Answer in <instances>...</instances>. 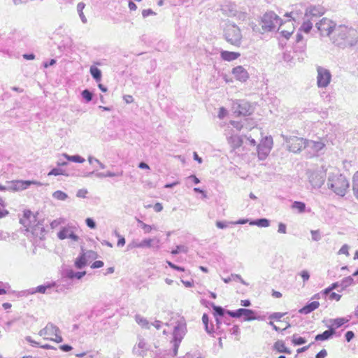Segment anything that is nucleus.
I'll return each mask as SVG.
<instances>
[{"label": "nucleus", "mask_w": 358, "mask_h": 358, "mask_svg": "<svg viewBox=\"0 0 358 358\" xmlns=\"http://www.w3.org/2000/svg\"><path fill=\"white\" fill-rule=\"evenodd\" d=\"M333 41L343 48L358 46V32L356 29L345 25L336 26L334 29Z\"/></svg>", "instance_id": "nucleus-1"}, {"label": "nucleus", "mask_w": 358, "mask_h": 358, "mask_svg": "<svg viewBox=\"0 0 358 358\" xmlns=\"http://www.w3.org/2000/svg\"><path fill=\"white\" fill-rule=\"evenodd\" d=\"M168 327H172V345L173 356L178 353V348L187 333V323L183 317L172 321L170 324H165Z\"/></svg>", "instance_id": "nucleus-2"}, {"label": "nucleus", "mask_w": 358, "mask_h": 358, "mask_svg": "<svg viewBox=\"0 0 358 358\" xmlns=\"http://www.w3.org/2000/svg\"><path fill=\"white\" fill-rule=\"evenodd\" d=\"M328 189L340 196H344L349 187L350 182L348 178L339 173H329L327 183Z\"/></svg>", "instance_id": "nucleus-3"}, {"label": "nucleus", "mask_w": 358, "mask_h": 358, "mask_svg": "<svg viewBox=\"0 0 358 358\" xmlns=\"http://www.w3.org/2000/svg\"><path fill=\"white\" fill-rule=\"evenodd\" d=\"M38 335L45 340L56 343H61L63 341L59 329L51 322L48 323L43 329H41Z\"/></svg>", "instance_id": "nucleus-4"}, {"label": "nucleus", "mask_w": 358, "mask_h": 358, "mask_svg": "<svg viewBox=\"0 0 358 358\" xmlns=\"http://www.w3.org/2000/svg\"><path fill=\"white\" fill-rule=\"evenodd\" d=\"M226 41L230 44L239 47L241 44L242 34L240 29L234 24H229L224 31Z\"/></svg>", "instance_id": "nucleus-5"}, {"label": "nucleus", "mask_w": 358, "mask_h": 358, "mask_svg": "<svg viewBox=\"0 0 358 358\" xmlns=\"http://www.w3.org/2000/svg\"><path fill=\"white\" fill-rule=\"evenodd\" d=\"M280 23L281 19L272 11L266 13L261 21L262 28L264 31L274 30Z\"/></svg>", "instance_id": "nucleus-6"}, {"label": "nucleus", "mask_w": 358, "mask_h": 358, "mask_svg": "<svg viewBox=\"0 0 358 358\" xmlns=\"http://www.w3.org/2000/svg\"><path fill=\"white\" fill-rule=\"evenodd\" d=\"M286 147L290 152L296 153L300 152L306 147V139L297 136H288L284 134L281 135Z\"/></svg>", "instance_id": "nucleus-7"}, {"label": "nucleus", "mask_w": 358, "mask_h": 358, "mask_svg": "<svg viewBox=\"0 0 358 358\" xmlns=\"http://www.w3.org/2000/svg\"><path fill=\"white\" fill-rule=\"evenodd\" d=\"M231 125L233 126L236 129L235 132L231 133L229 129L224 130V134L227 136L228 141L234 148H238L241 146L243 143V138L241 136H238V132L243 127V124L236 121H231Z\"/></svg>", "instance_id": "nucleus-8"}, {"label": "nucleus", "mask_w": 358, "mask_h": 358, "mask_svg": "<svg viewBox=\"0 0 358 358\" xmlns=\"http://www.w3.org/2000/svg\"><path fill=\"white\" fill-rule=\"evenodd\" d=\"M227 315L231 317L239 318L243 316L244 321H251L255 320H259L257 317V313L251 309L247 308H239L236 310H227Z\"/></svg>", "instance_id": "nucleus-9"}, {"label": "nucleus", "mask_w": 358, "mask_h": 358, "mask_svg": "<svg viewBox=\"0 0 358 358\" xmlns=\"http://www.w3.org/2000/svg\"><path fill=\"white\" fill-rule=\"evenodd\" d=\"M317 85L320 88L327 87L331 80L330 71L322 66L317 67Z\"/></svg>", "instance_id": "nucleus-10"}, {"label": "nucleus", "mask_w": 358, "mask_h": 358, "mask_svg": "<svg viewBox=\"0 0 358 358\" xmlns=\"http://www.w3.org/2000/svg\"><path fill=\"white\" fill-rule=\"evenodd\" d=\"M316 27L321 35L329 36L331 34H334V29L336 25L331 20L324 17L316 23Z\"/></svg>", "instance_id": "nucleus-11"}, {"label": "nucleus", "mask_w": 358, "mask_h": 358, "mask_svg": "<svg viewBox=\"0 0 358 358\" xmlns=\"http://www.w3.org/2000/svg\"><path fill=\"white\" fill-rule=\"evenodd\" d=\"M53 289L57 292L62 290V289L59 287V285H58L57 282H47L45 284L38 285L36 287L31 288L29 292L30 294H35L36 292L41 294H51L52 290Z\"/></svg>", "instance_id": "nucleus-12"}, {"label": "nucleus", "mask_w": 358, "mask_h": 358, "mask_svg": "<svg viewBox=\"0 0 358 358\" xmlns=\"http://www.w3.org/2000/svg\"><path fill=\"white\" fill-rule=\"evenodd\" d=\"M325 173L322 171L312 172L309 176V181L313 188H320L324 182Z\"/></svg>", "instance_id": "nucleus-13"}, {"label": "nucleus", "mask_w": 358, "mask_h": 358, "mask_svg": "<svg viewBox=\"0 0 358 358\" xmlns=\"http://www.w3.org/2000/svg\"><path fill=\"white\" fill-rule=\"evenodd\" d=\"M324 13V9L321 6H310L306 10V19H310L315 22L317 18Z\"/></svg>", "instance_id": "nucleus-14"}, {"label": "nucleus", "mask_w": 358, "mask_h": 358, "mask_svg": "<svg viewBox=\"0 0 358 358\" xmlns=\"http://www.w3.org/2000/svg\"><path fill=\"white\" fill-rule=\"evenodd\" d=\"M31 184L41 185L40 182L36 181L15 180L8 183V188L13 191H20L27 189Z\"/></svg>", "instance_id": "nucleus-15"}, {"label": "nucleus", "mask_w": 358, "mask_h": 358, "mask_svg": "<svg viewBox=\"0 0 358 358\" xmlns=\"http://www.w3.org/2000/svg\"><path fill=\"white\" fill-rule=\"evenodd\" d=\"M155 241V238H145L142 241L133 240L127 245V250L134 248H150Z\"/></svg>", "instance_id": "nucleus-16"}, {"label": "nucleus", "mask_w": 358, "mask_h": 358, "mask_svg": "<svg viewBox=\"0 0 358 358\" xmlns=\"http://www.w3.org/2000/svg\"><path fill=\"white\" fill-rule=\"evenodd\" d=\"M57 236L61 240L69 238L74 242H77L80 240L79 236L75 234L73 228L71 227L62 228L58 232Z\"/></svg>", "instance_id": "nucleus-17"}, {"label": "nucleus", "mask_w": 358, "mask_h": 358, "mask_svg": "<svg viewBox=\"0 0 358 358\" xmlns=\"http://www.w3.org/2000/svg\"><path fill=\"white\" fill-rule=\"evenodd\" d=\"M232 74L237 80L245 82L249 78V73L247 70L242 66H237L233 68Z\"/></svg>", "instance_id": "nucleus-18"}, {"label": "nucleus", "mask_w": 358, "mask_h": 358, "mask_svg": "<svg viewBox=\"0 0 358 358\" xmlns=\"http://www.w3.org/2000/svg\"><path fill=\"white\" fill-rule=\"evenodd\" d=\"M148 350V346L144 339L138 338V343L134 345L133 352L134 355L143 357Z\"/></svg>", "instance_id": "nucleus-19"}, {"label": "nucleus", "mask_w": 358, "mask_h": 358, "mask_svg": "<svg viewBox=\"0 0 358 358\" xmlns=\"http://www.w3.org/2000/svg\"><path fill=\"white\" fill-rule=\"evenodd\" d=\"M324 147V144L322 141H315L306 139L305 148L310 150V152L313 155L317 153Z\"/></svg>", "instance_id": "nucleus-20"}, {"label": "nucleus", "mask_w": 358, "mask_h": 358, "mask_svg": "<svg viewBox=\"0 0 358 358\" xmlns=\"http://www.w3.org/2000/svg\"><path fill=\"white\" fill-rule=\"evenodd\" d=\"M241 56L239 52H230L227 50H222L220 52V57L224 61L231 62L236 60Z\"/></svg>", "instance_id": "nucleus-21"}, {"label": "nucleus", "mask_w": 358, "mask_h": 358, "mask_svg": "<svg viewBox=\"0 0 358 358\" xmlns=\"http://www.w3.org/2000/svg\"><path fill=\"white\" fill-rule=\"evenodd\" d=\"M320 306V303L318 301H312L308 303L306 306H304L302 308H301L299 312L301 314L307 315L316 310Z\"/></svg>", "instance_id": "nucleus-22"}, {"label": "nucleus", "mask_w": 358, "mask_h": 358, "mask_svg": "<svg viewBox=\"0 0 358 358\" xmlns=\"http://www.w3.org/2000/svg\"><path fill=\"white\" fill-rule=\"evenodd\" d=\"M236 112L238 115L246 116L251 113V107L248 102L242 101L238 105Z\"/></svg>", "instance_id": "nucleus-23"}, {"label": "nucleus", "mask_w": 358, "mask_h": 358, "mask_svg": "<svg viewBox=\"0 0 358 358\" xmlns=\"http://www.w3.org/2000/svg\"><path fill=\"white\" fill-rule=\"evenodd\" d=\"M335 334V329L332 327H330L328 330L324 331L323 333L317 334L315 340L317 341H327L331 338L333 335Z\"/></svg>", "instance_id": "nucleus-24"}, {"label": "nucleus", "mask_w": 358, "mask_h": 358, "mask_svg": "<svg viewBox=\"0 0 358 358\" xmlns=\"http://www.w3.org/2000/svg\"><path fill=\"white\" fill-rule=\"evenodd\" d=\"M273 349L280 353L290 354L291 350L287 348L282 341H277L273 345Z\"/></svg>", "instance_id": "nucleus-25"}, {"label": "nucleus", "mask_w": 358, "mask_h": 358, "mask_svg": "<svg viewBox=\"0 0 358 358\" xmlns=\"http://www.w3.org/2000/svg\"><path fill=\"white\" fill-rule=\"evenodd\" d=\"M202 322L205 326V330L208 334H210L215 331V325L213 323H209V317L206 313L203 315Z\"/></svg>", "instance_id": "nucleus-26"}, {"label": "nucleus", "mask_w": 358, "mask_h": 358, "mask_svg": "<svg viewBox=\"0 0 358 358\" xmlns=\"http://www.w3.org/2000/svg\"><path fill=\"white\" fill-rule=\"evenodd\" d=\"M341 289H338V292H341L348 287L349 286L355 283L354 279L352 276H348L344 278L341 282Z\"/></svg>", "instance_id": "nucleus-27"}, {"label": "nucleus", "mask_w": 358, "mask_h": 358, "mask_svg": "<svg viewBox=\"0 0 358 358\" xmlns=\"http://www.w3.org/2000/svg\"><path fill=\"white\" fill-rule=\"evenodd\" d=\"M250 225H256L259 227H268L270 225V220L266 218H259L250 222Z\"/></svg>", "instance_id": "nucleus-28"}, {"label": "nucleus", "mask_w": 358, "mask_h": 358, "mask_svg": "<svg viewBox=\"0 0 358 358\" xmlns=\"http://www.w3.org/2000/svg\"><path fill=\"white\" fill-rule=\"evenodd\" d=\"M87 264V260L85 258V254H80L75 261V266L78 269L83 268Z\"/></svg>", "instance_id": "nucleus-29"}, {"label": "nucleus", "mask_w": 358, "mask_h": 358, "mask_svg": "<svg viewBox=\"0 0 358 358\" xmlns=\"http://www.w3.org/2000/svg\"><path fill=\"white\" fill-rule=\"evenodd\" d=\"M213 309V315L214 317H224V315L227 314V310H226L224 308H223L221 306H216L215 304H213L212 306Z\"/></svg>", "instance_id": "nucleus-30"}, {"label": "nucleus", "mask_w": 358, "mask_h": 358, "mask_svg": "<svg viewBox=\"0 0 358 358\" xmlns=\"http://www.w3.org/2000/svg\"><path fill=\"white\" fill-rule=\"evenodd\" d=\"M135 320L137 322V324H139L141 327L148 329H150V323L146 318L141 316L140 315H136L135 316Z\"/></svg>", "instance_id": "nucleus-31"}, {"label": "nucleus", "mask_w": 358, "mask_h": 358, "mask_svg": "<svg viewBox=\"0 0 358 358\" xmlns=\"http://www.w3.org/2000/svg\"><path fill=\"white\" fill-rule=\"evenodd\" d=\"M62 156L65 159H66L68 161L76 162V163H83L85 161V159L83 157H81L78 155H69L66 153H64V154H62Z\"/></svg>", "instance_id": "nucleus-32"}, {"label": "nucleus", "mask_w": 358, "mask_h": 358, "mask_svg": "<svg viewBox=\"0 0 358 358\" xmlns=\"http://www.w3.org/2000/svg\"><path fill=\"white\" fill-rule=\"evenodd\" d=\"M313 20L310 19H306L304 16L303 22L300 28V30L304 31L305 33H309L313 27Z\"/></svg>", "instance_id": "nucleus-33"}, {"label": "nucleus", "mask_w": 358, "mask_h": 358, "mask_svg": "<svg viewBox=\"0 0 358 358\" xmlns=\"http://www.w3.org/2000/svg\"><path fill=\"white\" fill-rule=\"evenodd\" d=\"M90 73L92 78L96 81L99 82L101 79V71L96 66H92L90 69Z\"/></svg>", "instance_id": "nucleus-34"}, {"label": "nucleus", "mask_w": 358, "mask_h": 358, "mask_svg": "<svg viewBox=\"0 0 358 358\" xmlns=\"http://www.w3.org/2000/svg\"><path fill=\"white\" fill-rule=\"evenodd\" d=\"M123 175V171H120L119 172H111V171H107L106 173H96V176L98 178H112L115 176H122Z\"/></svg>", "instance_id": "nucleus-35"}, {"label": "nucleus", "mask_w": 358, "mask_h": 358, "mask_svg": "<svg viewBox=\"0 0 358 358\" xmlns=\"http://www.w3.org/2000/svg\"><path fill=\"white\" fill-rule=\"evenodd\" d=\"M86 272L85 271H73L72 270H70L67 271V276L69 278H76V279H81L84 275H85Z\"/></svg>", "instance_id": "nucleus-36"}, {"label": "nucleus", "mask_w": 358, "mask_h": 358, "mask_svg": "<svg viewBox=\"0 0 358 358\" xmlns=\"http://www.w3.org/2000/svg\"><path fill=\"white\" fill-rule=\"evenodd\" d=\"M85 4L84 3H83V2L78 3L77 5V11L78 13V15L80 17L82 22L85 24V23H87V20L83 12V9L85 8Z\"/></svg>", "instance_id": "nucleus-37"}, {"label": "nucleus", "mask_w": 358, "mask_h": 358, "mask_svg": "<svg viewBox=\"0 0 358 358\" xmlns=\"http://www.w3.org/2000/svg\"><path fill=\"white\" fill-rule=\"evenodd\" d=\"M349 321L348 319H346L345 317H338L334 320H331V325L335 327V328H339L342 325H343L345 323L348 322Z\"/></svg>", "instance_id": "nucleus-38"}, {"label": "nucleus", "mask_w": 358, "mask_h": 358, "mask_svg": "<svg viewBox=\"0 0 358 358\" xmlns=\"http://www.w3.org/2000/svg\"><path fill=\"white\" fill-rule=\"evenodd\" d=\"M352 190L355 196L358 200V171H357L353 176Z\"/></svg>", "instance_id": "nucleus-39"}, {"label": "nucleus", "mask_w": 358, "mask_h": 358, "mask_svg": "<svg viewBox=\"0 0 358 358\" xmlns=\"http://www.w3.org/2000/svg\"><path fill=\"white\" fill-rule=\"evenodd\" d=\"M338 288L341 289L340 282H334L329 287H328L327 288L324 289L323 292H322V294L327 296L328 294H329L331 292H332V290L338 289Z\"/></svg>", "instance_id": "nucleus-40"}, {"label": "nucleus", "mask_w": 358, "mask_h": 358, "mask_svg": "<svg viewBox=\"0 0 358 358\" xmlns=\"http://www.w3.org/2000/svg\"><path fill=\"white\" fill-rule=\"evenodd\" d=\"M52 197L59 201H65L68 198V195L60 190H57L53 192Z\"/></svg>", "instance_id": "nucleus-41"}, {"label": "nucleus", "mask_w": 358, "mask_h": 358, "mask_svg": "<svg viewBox=\"0 0 358 358\" xmlns=\"http://www.w3.org/2000/svg\"><path fill=\"white\" fill-rule=\"evenodd\" d=\"M48 176H68V174L66 173V171L60 167H57L52 169L48 174Z\"/></svg>", "instance_id": "nucleus-42"}, {"label": "nucleus", "mask_w": 358, "mask_h": 358, "mask_svg": "<svg viewBox=\"0 0 358 358\" xmlns=\"http://www.w3.org/2000/svg\"><path fill=\"white\" fill-rule=\"evenodd\" d=\"M292 207L293 209L297 210L299 213H303L305 211L306 204L301 201H294Z\"/></svg>", "instance_id": "nucleus-43"}, {"label": "nucleus", "mask_w": 358, "mask_h": 358, "mask_svg": "<svg viewBox=\"0 0 358 358\" xmlns=\"http://www.w3.org/2000/svg\"><path fill=\"white\" fill-rule=\"evenodd\" d=\"M306 340L303 338L298 336L296 334H294L292 336V343L294 345H299L306 343Z\"/></svg>", "instance_id": "nucleus-44"}, {"label": "nucleus", "mask_w": 358, "mask_h": 358, "mask_svg": "<svg viewBox=\"0 0 358 358\" xmlns=\"http://www.w3.org/2000/svg\"><path fill=\"white\" fill-rule=\"evenodd\" d=\"M81 95H82L83 98L86 101V102H90L92 100L93 94L92 92H90L87 89L84 90L82 92Z\"/></svg>", "instance_id": "nucleus-45"}, {"label": "nucleus", "mask_w": 358, "mask_h": 358, "mask_svg": "<svg viewBox=\"0 0 358 358\" xmlns=\"http://www.w3.org/2000/svg\"><path fill=\"white\" fill-rule=\"evenodd\" d=\"M187 252V248L185 245H177L176 248L171 251L172 255H178L180 252L186 253Z\"/></svg>", "instance_id": "nucleus-46"}, {"label": "nucleus", "mask_w": 358, "mask_h": 358, "mask_svg": "<svg viewBox=\"0 0 358 358\" xmlns=\"http://www.w3.org/2000/svg\"><path fill=\"white\" fill-rule=\"evenodd\" d=\"M229 332L231 335L236 336L237 337L239 336L241 334V331L239 329V327L238 325H234L230 329ZM236 340H239V338H236Z\"/></svg>", "instance_id": "nucleus-47"}, {"label": "nucleus", "mask_w": 358, "mask_h": 358, "mask_svg": "<svg viewBox=\"0 0 358 358\" xmlns=\"http://www.w3.org/2000/svg\"><path fill=\"white\" fill-rule=\"evenodd\" d=\"M296 43L299 45V48H303L305 45L303 41V35L300 33H297L296 35Z\"/></svg>", "instance_id": "nucleus-48"}, {"label": "nucleus", "mask_w": 358, "mask_h": 358, "mask_svg": "<svg viewBox=\"0 0 358 358\" xmlns=\"http://www.w3.org/2000/svg\"><path fill=\"white\" fill-rule=\"evenodd\" d=\"M31 214V212L30 210H25L24 212V219H20V222L22 224H23L24 227H27L29 224L27 223V221L26 219H28Z\"/></svg>", "instance_id": "nucleus-49"}, {"label": "nucleus", "mask_w": 358, "mask_h": 358, "mask_svg": "<svg viewBox=\"0 0 358 358\" xmlns=\"http://www.w3.org/2000/svg\"><path fill=\"white\" fill-rule=\"evenodd\" d=\"M5 206L3 199L0 197V218L5 217L8 212L4 208Z\"/></svg>", "instance_id": "nucleus-50"}, {"label": "nucleus", "mask_w": 358, "mask_h": 358, "mask_svg": "<svg viewBox=\"0 0 358 358\" xmlns=\"http://www.w3.org/2000/svg\"><path fill=\"white\" fill-rule=\"evenodd\" d=\"M310 233L313 241H318L321 239V235L319 230H311Z\"/></svg>", "instance_id": "nucleus-51"}, {"label": "nucleus", "mask_w": 358, "mask_h": 358, "mask_svg": "<svg viewBox=\"0 0 358 358\" xmlns=\"http://www.w3.org/2000/svg\"><path fill=\"white\" fill-rule=\"evenodd\" d=\"M10 286L8 283H4L0 281V295H3L7 293L6 289H9Z\"/></svg>", "instance_id": "nucleus-52"}, {"label": "nucleus", "mask_w": 358, "mask_h": 358, "mask_svg": "<svg viewBox=\"0 0 358 358\" xmlns=\"http://www.w3.org/2000/svg\"><path fill=\"white\" fill-rule=\"evenodd\" d=\"M215 330H217V331H221V324L222 322V321H224V322H227L225 320H224V317H215Z\"/></svg>", "instance_id": "nucleus-53"}, {"label": "nucleus", "mask_w": 358, "mask_h": 358, "mask_svg": "<svg viewBox=\"0 0 358 358\" xmlns=\"http://www.w3.org/2000/svg\"><path fill=\"white\" fill-rule=\"evenodd\" d=\"M139 223L141 224V227L145 234L150 233L152 229V227L151 225L147 224L142 221H139Z\"/></svg>", "instance_id": "nucleus-54"}, {"label": "nucleus", "mask_w": 358, "mask_h": 358, "mask_svg": "<svg viewBox=\"0 0 358 358\" xmlns=\"http://www.w3.org/2000/svg\"><path fill=\"white\" fill-rule=\"evenodd\" d=\"M85 223L88 227L90 229H95L96 228V222L92 218L87 217L85 220Z\"/></svg>", "instance_id": "nucleus-55"}, {"label": "nucleus", "mask_w": 358, "mask_h": 358, "mask_svg": "<svg viewBox=\"0 0 358 358\" xmlns=\"http://www.w3.org/2000/svg\"><path fill=\"white\" fill-rule=\"evenodd\" d=\"M25 341L33 347H39L40 343L32 339L31 336H26Z\"/></svg>", "instance_id": "nucleus-56"}, {"label": "nucleus", "mask_w": 358, "mask_h": 358, "mask_svg": "<svg viewBox=\"0 0 358 358\" xmlns=\"http://www.w3.org/2000/svg\"><path fill=\"white\" fill-rule=\"evenodd\" d=\"M166 263L167 264L173 269L174 270H176V271H185V268L183 267H181V266H177L176 264H174L173 263H172L170 261H166Z\"/></svg>", "instance_id": "nucleus-57"}, {"label": "nucleus", "mask_w": 358, "mask_h": 358, "mask_svg": "<svg viewBox=\"0 0 358 358\" xmlns=\"http://www.w3.org/2000/svg\"><path fill=\"white\" fill-rule=\"evenodd\" d=\"M327 295H329V299L330 300H336V301H338L341 298V295L332 292Z\"/></svg>", "instance_id": "nucleus-58"}, {"label": "nucleus", "mask_w": 358, "mask_h": 358, "mask_svg": "<svg viewBox=\"0 0 358 358\" xmlns=\"http://www.w3.org/2000/svg\"><path fill=\"white\" fill-rule=\"evenodd\" d=\"M348 249H349L348 245L347 244H344L341 247V248L339 250L338 254L339 255L343 254V255H345L348 256L349 255Z\"/></svg>", "instance_id": "nucleus-59"}, {"label": "nucleus", "mask_w": 358, "mask_h": 358, "mask_svg": "<svg viewBox=\"0 0 358 358\" xmlns=\"http://www.w3.org/2000/svg\"><path fill=\"white\" fill-rule=\"evenodd\" d=\"M284 315L285 313H274L269 316V319L280 320V319L284 316Z\"/></svg>", "instance_id": "nucleus-60"}, {"label": "nucleus", "mask_w": 358, "mask_h": 358, "mask_svg": "<svg viewBox=\"0 0 358 358\" xmlns=\"http://www.w3.org/2000/svg\"><path fill=\"white\" fill-rule=\"evenodd\" d=\"M355 337V334L352 331H348L345 334V338L347 342H350Z\"/></svg>", "instance_id": "nucleus-61"}, {"label": "nucleus", "mask_w": 358, "mask_h": 358, "mask_svg": "<svg viewBox=\"0 0 358 358\" xmlns=\"http://www.w3.org/2000/svg\"><path fill=\"white\" fill-rule=\"evenodd\" d=\"M278 232L280 234H286L287 233V226L284 223H279Z\"/></svg>", "instance_id": "nucleus-62"}, {"label": "nucleus", "mask_w": 358, "mask_h": 358, "mask_svg": "<svg viewBox=\"0 0 358 358\" xmlns=\"http://www.w3.org/2000/svg\"><path fill=\"white\" fill-rule=\"evenodd\" d=\"M300 275L301 276L302 279H303V281L305 282H306L307 280H309L310 278V274L309 273L306 271V270H303L302 271L301 273H300Z\"/></svg>", "instance_id": "nucleus-63"}, {"label": "nucleus", "mask_w": 358, "mask_h": 358, "mask_svg": "<svg viewBox=\"0 0 358 358\" xmlns=\"http://www.w3.org/2000/svg\"><path fill=\"white\" fill-rule=\"evenodd\" d=\"M327 355V352L326 350L323 349L320 350L317 355H315V358H325Z\"/></svg>", "instance_id": "nucleus-64"}]
</instances>
